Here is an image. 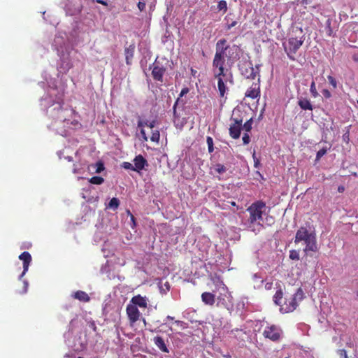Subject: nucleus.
<instances>
[{
	"label": "nucleus",
	"mask_w": 358,
	"mask_h": 358,
	"mask_svg": "<svg viewBox=\"0 0 358 358\" xmlns=\"http://www.w3.org/2000/svg\"><path fill=\"white\" fill-rule=\"evenodd\" d=\"M229 45L225 38L220 39L215 44V54L213 60V76H227L224 69L226 59L227 64L231 61V55L228 50Z\"/></svg>",
	"instance_id": "nucleus-1"
},
{
	"label": "nucleus",
	"mask_w": 358,
	"mask_h": 358,
	"mask_svg": "<svg viewBox=\"0 0 358 358\" xmlns=\"http://www.w3.org/2000/svg\"><path fill=\"white\" fill-rule=\"evenodd\" d=\"M303 242L306 247L303 251L308 254V252H316L319 248L317 243L316 235L314 232H310L305 227H301L295 235L294 243L296 244Z\"/></svg>",
	"instance_id": "nucleus-2"
},
{
	"label": "nucleus",
	"mask_w": 358,
	"mask_h": 358,
	"mask_svg": "<svg viewBox=\"0 0 358 358\" xmlns=\"http://www.w3.org/2000/svg\"><path fill=\"white\" fill-rule=\"evenodd\" d=\"M304 39V36H302L300 38L290 37L287 43H283L285 51L289 59L295 60L294 55L303 43Z\"/></svg>",
	"instance_id": "nucleus-3"
},
{
	"label": "nucleus",
	"mask_w": 358,
	"mask_h": 358,
	"mask_svg": "<svg viewBox=\"0 0 358 358\" xmlns=\"http://www.w3.org/2000/svg\"><path fill=\"white\" fill-rule=\"evenodd\" d=\"M266 204L262 201H257L252 203L248 208L247 211L250 214L248 222L254 224L257 221L262 220L263 210Z\"/></svg>",
	"instance_id": "nucleus-4"
},
{
	"label": "nucleus",
	"mask_w": 358,
	"mask_h": 358,
	"mask_svg": "<svg viewBox=\"0 0 358 358\" xmlns=\"http://www.w3.org/2000/svg\"><path fill=\"white\" fill-rule=\"evenodd\" d=\"M241 74L247 79L255 80L257 76L259 78V65H253L250 61H242L239 65Z\"/></svg>",
	"instance_id": "nucleus-5"
},
{
	"label": "nucleus",
	"mask_w": 358,
	"mask_h": 358,
	"mask_svg": "<svg viewBox=\"0 0 358 358\" xmlns=\"http://www.w3.org/2000/svg\"><path fill=\"white\" fill-rule=\"evenodd\" d=\"M303 298V292L301 288H299L296 292L289 299H286L285 304L282 306L281 309L285 312H292L297 307V300L301 301Z\"/></svg>",
	"instance_id": "nucleus-6"
},
{
	"label": "nucleus",
	"mask_w": 358,
	"mask_h": 358,
	"mask_svg": "<svg viewBox=\"0 0 358 358\" xmlns=\"http://www.w3.org/2000/svg\"><path fill=\"white\" fill-rule=\"evenodd\" d=\"M281 334L282 331L275 325L267 326L263 331V336L266 338H268L274 342L280 340Z\"/></svg>",
	"instance_id": "nucleus-7"
},
{
	"label": "nucleus",
	"mask_w": 358,
	"mask_h": 358,
	"mask_svg": "<svg viewBox=\"0 0 358 358\" xmlns=\"http://www.w3.org/2000/svg\"><path fill=\"white\" fill-rule=\"evenodd\" d=\"M166 71V68L155 61L152 64V76L155 81L163 83V77Z\"/></svg>",
	"instance_id": "nucleus-8"
},
{
	"label": "nucleus",
	"mask_w": 358,
	"mask_h": 358,
	"mask_svg": "<svg viewBox=\"0 0 358 358\" xmlns=\"http://www.w3.org/2000/svg\"><path fill=\"white\" fill-rule=\"evenodd\" d=\"M233 121L229 129V136L234 139H238L241 136L243 120L234 118Z\"/></svg>",
	"instance_id": "nucleus-9"
},
{
	"label": "nucleus",
	"mask_w": 358,
	"mask_h": 358,
	"mask_svg": "<svg viewBox=\"0 0 358 358\" xmlns=\"http://www.w3.org/2000/svg\"><path fill=\"white\" fill-rule=\"evenodd\" d=\"M126 313L131 326L140 319L141 313L138 308L134 305L131 303L128 304L127 306Z\"/></svg>",
	"instance_id": "nucleus-10"
},
{
	"label": "nucleus",
	"mask_w": 358,
	"mask_h": 358,
	"mask_svg": "<svg viewBox=\"0 0 358 358\" xmlns=\"http://www.w3.org/2000/svg\"><path fill=\"white\" fill-rule=\"evenodd\" d=\"M259 78H257V83H254L246 91L245 96L252 99L260 96V85Z\"/></svg>",
	"instance_id": "nucleus-11"
},
{
	"label": "nucleus",
	"mask_w": 358,
	"mask_h": 358,
	"mask_svg": "<svg viewBox=\"0 0 358 358\" xmlns=\"http://www.w3.org/2000/svg\"><path fill=\"white\" fill-rule=\"evenodd\" d=\"M131 304L141 308H146L148 307V299L146 296H142L141 294L134 296L131 301Z\"/></svg>",
	"instance_id": "nucleus-12"
},
{
	"label": "nucleus",
	"mask_w": 358,
	"mask_h": 358,
	"mask_svg": "<svg viewBox=\"0 0 358 358\" xmlns=\"http://www.w3.org/2000/svg\"><path fill=\"white\" fill-rule=\"evenodd\" d=\"M134 164V171L136 172H140L145 169V166H148L147 160L141 155L135 157Z\"/></svg>",
	"instance_id": "nucleus-13"
},
{
	"label": "nucleus",
	"mask_w": 358,
	"mask_h": 358,
	"mask_svg": "<svg viewBox=\"0 0 358 358\" xmlns=\"http://www.w3.org/2000/svg\"><path fill=\"white\" fill-rule=\"evenodd\" d=\"M19 259L23 262V272L21 274L22 277L28 271L29 264L31 262V256L28 252H23L19 256Z\"/></svg>",
	"instance_id": "nucleus-14"
},
{
	"label": "nucleus",
	"mask_w": 358,
	"mask_h": 358,
	"mask_svg": "<svg viewBox=\"0 0 358 358\" xmlns=\"http://www.w3.org/2000/svg\"><path fill=\"white\" fill-rule=\"evenodd\" d=\"M225 76H220L218 77H214L215 78H216L217 80L218 91L220 93V96L221 97H223L224 96L225 93L227 92V91L228 90V88L227 87L226 84L224 81V77H225Z\"/></svg>",
	"instance_id": "nucleus-15"
},
{
	"label": "nucleus",
	"mask_w": 358,
	"mask_h": 358,
	"mask_svg": "<svg viewBox=\"0 0 358 358\" xmlns=\"http://www.w3.org/2000/svg\"><path fill=\"white\" fill-rule=\"evenodd\" d=\"M202 301L208 306H213L215 302V296L211 292H205L202 293L201 296Z\"/></svg>",
	"instance_id": "nucleus-16"
},
{
	"label": "nucleus",
	"mask_w": 358,
	"mask_h": 358,
	"mask_svg": "<svg viewBox=\"0 0 358 358\" xmlns=\"http://www.w3.org/2000/svg\"><path fill=\"white\" fill-rule=\"evenodd\" d=\"M154 343L155 345L162 351L164 352L169 353V350L168 348L166 347L164 341L162 337L157 336H155L153 339Z\"/></svg>",
	"instance_id": "nucleus-17"
},
{
	"label": "nucleus",
	"mask_w": 358,
	"mask_h": 358,
	"mask_svg": "<svg viewBox=\"0 0 358 358\" xmlns=\"http://www.w3.org/2000/svg\"><path fill=\"white\" fill-rule=\"evenodd\" d=\"M298 105L302 110H313V107L311 102L307 98L299 99L298 101Z\"/></svg>",
	"instance_id": "nucleus-18"
},
{
	"label": "nucleus",
	"mask_w": 358,
	"mask_h": 358,
	"mask_svg": "<svg viewBox=\"0 0 358 358\" xmlns=\"http://www.w3.org/2000/svg\"><path fill=\"white\" fill-rule=\"evenodd\" d=\"M73 297L76 299L79 300L80 301L85 303L89 302L90 300V297L88 296V294L85 292L81 290L76 292L73 294Z\"/></svg>",
	"instance_id": "nucleus-19"
},
{
	"label": "nucleus",
	"mask_w": 358,
	"mask_h": 358,
	"mask_svg": "<svg viewBox=\"0 0 358 358\" xmlns=\"http://www.w3.org/2000/svg\"><path fill=\"white\" fill-rule=\"evenodd\" d=\"M135 47L134 45H129L124 50V55L127 64H131V60L134 57Z\"/></svg>",
	"instance_id": "nucleus-20"
},
{
	"label": "nucleus",
	"mask_w": 358,
	"mask_h": 358,
	"mask_svg": "<svg viewBox=\"0 0 358 358\" xmlns=\"http://www.w3.org/2000/svg\"><path fill=\"white\" fill-rule=\"evenodd\" d=\"M282 292L281 289L277 290L273 296V301L276 305L281 306V300L282 299Z\"/></svg>",
	"instance_id": "nucleus-21"
},
{
	"label": "nucleus",
	"mask_w": 358,
	"mask_h": 358,
	"mask_svg": "<svg viewBox=\"0 0 358 358\" xmlns=\"http://www.w3.org/2000/svg\"><path fill=\"white\" fill-rule=\"evenodd\" d=\"M120 206V201L117 198H112L110 199V201H109L107 207L108 208H110V209H113V210H116Z\"/></svg>",
	"instance_id": "nucleus-22"
},
{
	"label": "nucleus",
	"mask_w": 358,
	"mask_h": 358,
	"mask_svg": "<svg viewBox=\"0 0 358 358\" xmlns=\"http://www.w3.org/2000/svg\"><path fill=\"white\" fill-rule=\"evenodd\" d=\"M159 287L162 294H166L170 290V284L169 282H166L162 284L161 282H159Z\"/></svg>",
	"instance_id": "nucleus-23"
},
{
	"label": "nucleus",
	"mask_w": 358,
	"mask_h": 358,
	"mask_svg": "<svg viewBox=\"0 0 358 358\" xmlns=\"http://www.w3.org/2000/svg\"><path fill=\"white\" fill-rule=\"evenodd\" d=\"M217 8L219 11H223V13H226L227 10V3L225 0H221L218 2Z\"/></svg>",
	"instance_id": "nucleus-24"
},
{
	"label": "nucleus",
	"mask_w": 358,
	"mask_h": 358,
	"mask_svg": "<svg viewBox=\"0 0 358 358\" xmlns=\"http://www.w3.org/2000/svg\"><path fill=\"white\" fill-rule=\"evenodd\" d=\"M89 182L94 185H101L104 182V179L101 176H93L90 179Z\"/></svg>",
	"instance_id": "nucleus-25"
},
{
	"label": "nucleus",
	"mask_w": 358,
	"mask_h": 358,
	"mask_svg": "<svg viewBox=\"0 0 358 358\" xmlns=\"http://www.w3.org/2000/svg\"><path fill=\"white\" fill-rule=\"evenodd\" d=\"M206 143L208 145V150L209 153H212L214 151L213 147V139L210 136L206 137Z\"/></svg>",
	"instance_id": "nucleus-26"
},
{
	"label": "nucleus",
	"mask_w": 358,
	"mask_h": 358,
	"mask_svg": "<svg viewBox=\"0 0 358 358\" xmlns=\"http://www.w3.org/2000/svg\"><path fill=\"white\" fill-rule=\"evenodd\" d=\"M310 92L312 94V96L314 97V98H316L318 96L319 94L317 92V90L316 89V85H315V81H312L311 83V85H310Z\"/></svg>",
	"instance_id": "nucleus-27"
},
{
	"label": "nucleus",
	"mask_w": 358,
	"mask_h": 358,
	"mask_svg": "<svg viewBox=\"0 0 358 358\" xmlns=\"http://www.w3.org/2000/svg\"><path fill=\"white\" fill-rule=\"evenodd\" d=\"M94 167H96L95 173H99L101 171L104 170V165L102 162H97L94 165H93Z\"/></svg>",
	"instance_id": "nucleus-28"
},
{
	"label": "nucleus",
	"mask_w": 358,
	"mask_h": 358,
	"mask_svg": "<svg viewBox=\"0 0 358 358\" xmlns=\"http://www.w3.org/2000/svg\"><path fill=\"white\" fill-rule=\"evenodd\" d=\"M159 138H160V134L158 130L152 131L151 137H150V140L152 141L158 143L159 141Z\"/></svg>",
	"instance_id": "nucleus-29"
},
{
	"label": "nucleus",
	"mask_w": 358,
	"mask_h": 358,
	"mask_svg": "<svg viewBox=\"0 0 358 358\" xmlns=\"http://www.w3.org/2000/svg\"><path fill=\"white\" fill-rule=\"evenodd\" d=\"M215 170L220 174L224 173L227 171L226 167L221 164H217L215 166Z\"/></svg>",
	"instance_id": "nucleus-30"
},
{
	"label": "nucleus",
	"mask_w": 358,
	"mask_h": 358,
	"mask_svg": "<svg viewBox=\"0 0 358 358\" xmlns=\"http://www.w3.org/2000/svg\"><path fill=\"white\" fill-rule=\"evenodd\" d=\"M252 119L250 118V120L246 121L245 122V124H243V129H245V131H247V132L250 131L252 129Z\"/></svg>",
	"instance_id": "nucleus-31"
},
{
	"label": "nucleus",
	"mask_w": 358,
	"mask_h": 358,
	"mask_svg": "<svg viewBox=\"0 0 358 358\" xmlns=\"http://www.w3.org/2000/svg\"><path fill=\"white\" fill-rule=\"evenodd\" d=\"M289 258L292 260H299V252L292 250L289 251Z\"/></svg>",
	"instance_id": "nucleus-32"
},
{
	"label": "nucleus",
	"mask_w": 358,
	"mask_h": 358,
	"mask_svg": "<svg viewBox=\"0 0 358 358\" xmlns=\"http://www.w3.org/2000/svg\"><path fill=\"white\" fill-rule=\"evenodd\" d=\"M315 0H302L301 1V5H303L305 8H307V6L309 7H315L313 5V1Z\"/></svg>",
	"instance_id": "nucleus-33"
},
{
	"label": "nucleus",
	"mask_w": 358,
	"mask_h": 358,
	"mask_svg": "<svg viewBox=\"0 0 358 358\" xmlns=\"http://www.w3.org/2000/svg\"><path fill=\"white\" fill-rule=\"evenodd\" d=\"M327 79H328L329 84L333 87V88L336 89L337 87L336 80L331 76H328Z\"/></svg>",
	"instance_id": "nucleus-34"
},
{
	"label": "nucleus",
	"mask_w": 358,
	"mask_h": 358,
	"mask_svg": "<svg viewBox=\"0 0 358 358\" xmlns=\"http://www.w3.org/2000/svg\"><path fill=\"white\" fill-rule=\"evenodd\" d=\"M327 150L324 148L318 150L316 154V159L319 160L322 157H323L327 153Z\"/></svg>",
	"instance_id": "nucleus-35"
},
{
	"label": "nucleus",
	"mask_w": 358,
	"mask_h": 358,
	"mask_svg": "<svg viewBox=\"0 0 358 358\" xmlns=\"http://www.w3.org/2000/svg\"><path fill=\"white\" fill-rule=\"evenodd\" d=\"M238 24L236 20H233L230 23L227 22L225 24L226 30H230L231 28L234 27Z\"/></svg>",
	"instance_id": "nucleus-36"
},
{
	"label": "nucleus",
	"mask_w": 358,
	"mask_h": 358,
	"mask_svg": "<svg viewBox=\"0 0 358 358\" xmlns=\"http://www.w3.org/2000/svg\"><path fill=\"white\" fill-rule=\"evenodd\" d=\"M122 166L124 169H127V170H132V171H134V165H132V164H131V163H129V162H123V163H122Z\"/></svg>",
	"instance_id": "nucleus-37"
},
{
	"label": "nucleus",
	"mask_w": 358,
	"mask_h": 358,
	"mask_svg": "<svg viewBox=\"0 0 358 358\" xmlns=\"http://www.w3.org/2000/svg\"><path fill=\"white\" fill-rule=\"evenodd\" d=\"M243 143L244 145H248L250 141V137L248 133H245L242 138Z\"/></svg>",
	"instance_id": "nucleus-38"
},
{
	"label": "nucleus",
	"mask_w": 358,
	"mask_h": 358,
	"mask_svg": "<svg viewBox=\"0 0 358 358\" xmlns=\"http://www.w3.org/2000/svg\"><path fill=\"white\" fill-rule=\"evenodd\" d=\"M338 355L340 356V358H348L347 352L344 349H341L337 351Z\"/></svg>",
	"instance_id": "nucleus-39"
},
{
	"label": "nucleus",
	"mask_w": 358,
	"mask_h": 358,
	"mask_svg": "<svg viewBox=\"0 0 358 358\" xmlns=\"http://www.w3.org/2000/svg\"><path fill=\"white\" fill-rule=\"evenodd\" d=\"M179 99H180V97H178L177 99V100L176 101V102H175V103H174V105L173 106V117L175 118L178 117V115H177V112H176V107H177V105H178V103L179 102Z\"/></svg>",
	"instance_id": "nucleus-40"
},
{
	"label": "nucleus",
	"mask_w": 358,
	"mask_h": 358,
	"mask_svg": "<svg viewBox=\"0 0 358 358\" xmlns=\"http://www.w3.org/2000/svg\"><path fill=\"white\" fill-rule=\"evenodd\" d=\"M148 121L147 120H139L138 122V127L143 129L144 127H148Z\"/></svg>",
	"instance_id": "nucleus-41"
},
{
	"label": "nucleus",
	"mask_w": 358,
	"mask_h": 358,
	"mask_svg": "<svg viewBox=\"0 0 358 358\" xmlns=\"http://www.w3.org/2000/svg\"><path fill=\"white\" fill-rule=\"evenodd\" d=\"M327 34L328 36H331L332 34V29L331 28V20H327Z\"/></svg>",
	"instance_id": "nucleus-42"
},
{
	"label": "nucleus",
	"mask_w": 358,
	"mask_h": 358,
	"mask_svg": "<svg viewBox=\"0 0 358 358\" xmlns=\"http://www.w3.org/2000/svg\"><path fill=\"white\" fill-rule=\"evenodd\" d=\"M137 6L140 11H143L145 9L146 4L145 2L139 1Z\"/></svg>",
	"instance_id": "nucleus-43"
},
{
	"label": "nucleus",
	"mask_w": 358,
	"mask_h": 358,
	"mask_svg": "<svg viewBox=\"0 0 358 358\" xmlns=\"http://www.w3.org/2000/svg\"><path fill=\"white\" fill-rule=\"evenodd\" d=\"M322 93L323 96L327 99H329L331 96V92L327 89L323 90Z\"/></svg>",
	"instance_id": "nucleus-44"
},
{
	"label": "nucleus",
	"mask_w": 358,
	"mask_h": 358,
	"mask_svg": "<svg viewBox=\"0 0 358 358\" xmlns=\"http://www.w3.org/2000/svg\"><path fill=\"white\" fill-rule=\"evenodd\" d=\"M127 213H128V215H129L131 220L133 223L132 227H134L136 226L135 217L129 210H127Z\"/></svg>",
	"instance_id": "nucleus-45"
},
{
	"label": "nucleus",
	"mask_w": 358,
	"mask_h": 358,
	"mask_svg": "<svg viewBox=\"0 0 358 358\" xmlns=\"http://www.w3.org/2000/svg\"><path fill=\"white\" fill-rule=\"evenodd\" d=\"M141 135H142V138H143V139L144 141H148V136H147V135H146V134H145V130H144L143 129H141Z\"/></svg>",
	"instance_id": "nucleus-46"
},
{
	"label": "nucleus",
	"mask_w": 358,
	"mask_h": 358,
	"mask_svg": "<svg viewBox=\"0 0 358 358\" xmlns=\"http://www.w3.org/2000/svg\"><path fill=\"white\" fill-rule=\"evenodd\" d=\"M189 92V90L187 87H185L183 88L181 92H180V97H182V96H184L185 94H186L187 92Z\"/></svg>",
	"instance_id": "nucleus-47"
},
{
	"label": "nucleus",
	"mask_w": 358,
	"mask_h": 358,
	"mask_svg": "<svg viewBox=\"0 0 358 358\" xmlns=\"http://www.w3.org/2000/svg\"><path fill=\"white\" fill-rule=\"evenodd\" d=\"M252 157L254 159L255 166L257 167L259 162V159L255 157V152L253 153Z\"/></svg>",
	"instance_id": "nucleus-48"
},
{
	"label": "nucleus",
	"mask_w": 358,
	"mask_h": 358,
	"mask_svg": "<svg viewBox=\"0 0 358 358\" xmlns=\"http://www.w3.org/2000/svg\"><path fill=\"white\" fill-rule=\"evenodd\" d=\"M227 82H229L231 85L234 83L233 78H232V74L231 73L229 74V78H227L225 80V83H227Z\"/></svg>",
	"instance_id": "nucleus-49"
},
{
	"label": "nucleus",
	"mask_w": 358,
	"mask_h": 358,
	"mask_svg": "<svg viewBox=\"0 0 358 358\" xmlns=\"http://www.w3.org/2000/svg\"><path fill=\"white\" fill-rule=\"evenodd\" d=\"M155 124H156V121L155 120H152L150 122H148V127H150V129H152V128H154L155 127Z\"/></svg>",
	"instance_id": "nucleus-50"
},
{
	"label": "nucleus",
	"mask_w": 358,
	"mask_h": 358,
	"mask_svg": "<svg viewBox=\"0 0 358 358\" xmlns=\"http://www.w3.org/2000/svg\"><path fill=\"white\" fill-rule=\"evenodd\" d=\"M96 2H97L98 3H100L101 5H103V6H108V3L106 1H103V0H96Z\"/></svg>",
	"instance_id": "nucleus-51"
},
{
	"label": "nucleus",
	"mask_w": 358,
	"mask_h": 358,
	"mask_svg": "<svg viewBox=\"0 0 358 358\" xmlns=\"http://www.w3.org/2000/svg\"><path fill=\"white\" fill-rule=\"evenodd\" d=\"M352 59L356 62H358V53L357 54H354L353 56H352Z\"/></svg>",
	"instance_id": "nucleus-52"
},
{
	"label": "nucleus",
	"mask_w": 358,
	"mask_h": 358,
	"mask_svg": "<svg viewBox=\"0 0 358 358\" xmlns=\"http://www.w3.org/2000/svg\"><path fill=\"white\" fill-rule=\"evenodd\" d=\"M338 190L339 192H343L344 191V187L339 186L338 188Z\"/></svg>",
	"instance_id": "nucleus-53"
},
{
	"label": "nucleus",
	"mask_w": 358,
	"mask_h": 358,
	"mask_svg": "<svg viewBox=\"0 0 358 358\" xmlns=\"http://www.w3.org/2000/svg\"><path fill=\"white\" fill-rule=\"evenodd\" d=\"M224 358H231V355L229 353L222 355Z\"/></svg>",
	"instance_id": "nucleus-54"
},
{
	"label": "nucleus",
	"mask_w": 358,
	"mask_h": 358,
	"mask_svg": "<svg viewBox=\"0 0 358 358\" xmlns=\"http://www.w3.org/2000/svg\"><path fill=\"white\" fill-rule=\"evenodd\" d=\"M347 345H348L349 348H352L354 345H353V343H351V342H350V343H347Z\"/></svg>",
	"instance_id": "nucleus-55"
},
{
	"label": "nucleus",
	"mask_w": 358,
	"mask_h": 358,
	"mask_svg": "<svg viewBox=\"0 0 358 358\" xmlns=\"http://www.w3.org/2000/svg\"><path fill=\"white\" fill-rule=\"evenodd\" d=\"M92 329L94 331L96 330V327L94 323L92 324Z\"/></svg>",
	"instance_id": "nucleus-56"
},
{
	"label": "nucleus",
	"mask_w": 358,
	"mask_h": 358,
	"mask_svg": "<svg viewBox=\"0 0 358 358\" xmlns=\"http://www.w3.org/2000/svg\"><path fill=\"white\" fill-rule=\"evenodd\" d=\"M24 283L25 289H27L28 283H27V282H24Z\"/></svg>",
	"instance_id": "nucleus-57"
},
{
	"label": "nucleus",
	"mask_w": 358,
	"mask_h": 358,
	"mask_svg": "<svg viewBox=\"0 0 358 358\" xmlns=\"http://www.w3.org/2000/svg\"><path fill=\"white\" fill-rule=\"evenodd\" d=\"M167 319H168V320H173V317H171V316H168V317H167Z\"/></svg>",
	"instance_id": "nucleus-58"
},
{
	"label": "nucleus",
	"mask_w": 358,
	"mask_h": 358,
	"mask_svg": "<svg viewBox=\"0 0 358 358\" xmlns=\"http://www.w3.org/2000/svg\"><path fill=\"white\" fill-rule=\"evenodd\" d=\"M231 205L235 206V205H236V203L233 201V202L231 203Z\"/></svg>",
	"instance_id": "nucleus-59"
},
{
	"label": "nucleus",
	"mask_w": 358,
	"mask_h": 358,
	"mask_svg": "<svg viewBox=\"0 0 358 358\" xmlns=\"http://www.w3.org/2000/svg\"><path fill=\"white\" fill-rule=\"evenodd\" d=\"M78 358H83V357H78Z\"/></svg>",
	"instance_id": "nucleus-60"
},
{
	"label": "nucleus",
	"mask_w": 358,
	"mask_h": 358,
	"mask_svg": "<svg viewBox=\"0 0 358 358\" xmlns=\"http://www.w3.org/2000/svg\"><path fill=\"white\" fill-rule=\"evenodd\" d=\"M357 296H358V292H357Z\"/></svg>",
	"instance_id": "nucleus-61"
},
{
	"label": "nucleus",
	"mask_w": 358,
	"mask_h": 358,
	"mask_svg": "<svg viewBox=\"0 0 358 358\" xmlns=\"http://www.w3.org/2000/svg\"><path fill=\"white\" fill-rule=\"evenodd\" d=\"M357 103H358V101H357Z\"/></svg>",
	"instance_id": "nucleus-62"
}]
</instances>
